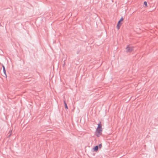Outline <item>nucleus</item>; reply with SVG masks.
<instances>
[{
  "label": "nucleus",
  "mask_w": 158,
  "mask_h": 158,
  "mask_svg": "<svg viewBox=\"0 0 158 158\" xmlns=\"http://www.w3.org/2000/svg\"><path fill=\"white\" fill-rule=\"evenodd\" d=\"M121 25L120 24L117 23V25L116 26V27L118 29H119Z\"/></svg>",
  "instance_id": "nucleus-8"
},
{
  "label": "nucleus",
  "mask_w": 158,
  "mask_h": 158,
  "mask_svg": "<svg viewBox=\"0 0 158 158\" xmlns=\"http://www.w3.org/2000/svg\"><path fill=\"white\" fill-rule=\"evenodd\" d=\"M81 51V49L80 48H77V54H78Z\"/></svg>",
  "instance_id": "nucleus-6"
},
{
  "label": "nucleus",
  "mask_w": 158,
  "mask_h": 158,
  "mask_svg": "<svg viewBox=\"0 0 158 158\" xmlns=\"http://www.w3.org/2000/svg\"><path fill=\"white\" fill-rule=\"evenodd\" d=\"M12 131V130H11V131H10L9 132L8 134H9V135L8 136V137H10V135H11Z\"/></svg>",
  "instance_id": "nucleus-9"
},
{
  "label": "nucleus",
  "mask_w": 158,
  "mask_h": 158,
  "mask_svg": "<svg viewBox=\"0 0 158 158\" xmlns=\"http://www.w3.org/2000/svg\"><path fill=\"white\" fill-rule=\"evenodd\" d=\"M144 5H145V6H147V2L146 1H145L144 2Z\"/></svg>",
  "instance_id": "nucleus-10"
},
{
  "label": "nucleus",
  "mask_w": 158,
  "mask_h": 158,
  "mask_svg": "<svg viewBox=\"0 0 158 158\" xmlns=\"http://www.w3.org/2000/svg\"><path fill=\"white\" fill-rule=\"evenodd\" d=\"M98 125V126L96 129L95 135L98 137H99L102 134V124L100 122H99V123Z\"/></svg>",
  "instance_id": "nucleus-1"
},
{
  "label": "nucleus",
  "mask_w": 158,
  "mask_h": 158,
  "mask_svg": "<svg viewBox=\"0 0 158 158\" xmlns=\"http://www.w3.org/2000/svg\"><path fill=\"white\" fill-rule=\"evenodd\" d=\"M123 17H121L120 19V20L118 21V23L120 25H121L122 23H121V22L123 21Z\"/></svg>",
  "instance_id": "nucleus-5"
},
{
  "label": "nucleus",
  "mask_w": 158,
  "mask_h": 158,
  "mask_svg": "<svg viewBox=\"0 0 158 158\" xmlns=\"http://www.w3.org/2000/svg\"><path fill=\"white\" fill-rule=\"evenodd\" d=\"M98 145L96 146L93 148L94 151H95V152H97L98 150Z\"/></svg>",
  "instance_id": "nucleus-4"
},
{
  "label": "nucleus",
  "mask_w": 158,
  "mask_h": 158,
  "mask_svg": "<svg viewBox=\"0 0 158 158\" xmlns=\"http://www.w3.org/2000/svg\"><path fill=\"white\" fill-rule=\"evenodd\" d=\"M64 106H65V109H68V106H67V103L66 102H65V100H64Z\"/></svg>",
  "instance_id": "nucleus-7"
},
{
  "label": "nucleus",
  "mask_w": 158,
  "mask_h": 158,
  "mask_svg": "<svg viewBox=\"0 0 158 158\" xmlns=\"http://www.w3.org/2000/svg\"><path fill=\"white\" fill-rule=\"evenodd\" d=\"M126 52H131L134 50V48L132 46L128 45L126 48Z\"/></svg>",
  "instance_id": "nucleus-2"
},
{
  "label": "nucleus",
  "mask_w": 158,
  "mask_h": 158,
  "mask_svg": "<svg viewBox=\"0 0 158 158\" xmlns=\"http://www.w3.org/2000/svg\"><path fill=\"white\" fill-rule=\"evenodd\" d=\"M98 148H101L102 147V144H99V145L98 146Z\"/></svg>",
  "instance_id": "nucleus-11"
},
{
  "label": "nucleus",
  "mask_w": 158,
  "mask_h": 158,
  "mask_svg": "<svg viewBox=\"0 0 158 158\" xmlns=\"http://www.w3.org/2000/svg\"><path fill=\"white\" fill-rule=\"evenodd\" d=\"M65 60L64 61V64H63V66H64L65 64Z\"/></svg>",
  "instance_id": "nucleus-12"
},
{
  "label": "nucleus",
  "mask_w": 158,
  "mask_h": 158,
  "mask_svg": "<svg viewBox=\"0 0 158 158\" xmlns=\"http://www.w3.org/2000/svg\"><path fill=\"white\" fill-rule=\"evenodd\" d=\"M2 67L3 68V73H4V74H5L6 77L7 76H6V71L5 68L3 65H2Z\"/></svg>",
  "instance_id": "nucleus-3"
}]
</instances>
